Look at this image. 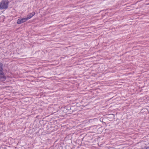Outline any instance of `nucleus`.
<instances>
[{"instance_id":"obj_1","label":"nucleus","mask_w":149,"mask_h":149,"mask_svg":"<svg viewBox=\"0 0 149 149\" xmlns=\"http://www.w3.org/2000/svg\"><path fill=\"white\" fill-rule=\"evenodd\" d=\"M8 3V0H2L0 3V9L7 8Z\"/></svg>"},{"instance_id":"obj_2","label":"nucleus","mask_w":149,"mask_h":149,"mask_svg":"<svg viewBox=\"0 0 149 149\" xmlns=\"http://www.w3.org/2000/svg\"><path fill=\"white\" fill-rule=\"evenodd\" d=\"M3 65L2 63L0 62V79H3V81L6 79V77L3 72Z\"/></svg>"},{"instance_id":"obj_3","label":"nucleus","mask_w":149,"mask_h":149,"mask_svg":"<svg viewBox=\"0 0 149 149\" xmlns=\"http://www.w3.org/2000/svg\"><path fill=\"white\" fill-rule=\"evenodd\" d=\"M28 20L26 18H22L21 17L17 21V23L18 24H20L23 23L25 22Z\"/></svg>"},{"instance_id":"obj_4","label":"nucleus","mask_w":149,"mask_h":149,"mask_svg":"<svg viewBox=\"0 0 149 149\" xmlns=\"http://www.w3.org/2000/svg\"><path fill=\"white\" fill-rule=\"evenodd\" d=\"M36 13L35 12H33L32 13H29L28 14L26 18L27 20L31 18L33 16L35 15Z\"/></svg>"}]
</instances>
